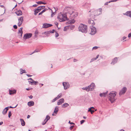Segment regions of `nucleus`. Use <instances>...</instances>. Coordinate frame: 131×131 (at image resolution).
<instances>
[{"label":"nucleus","instance_id":"44","mask_svg":"<svg viewBox=\"0 0 131 131\" xmlns=\"http://www.w3.org/2000/svg\"><path fill=\"white\" fill-rule=\"evenodd\" d=\"M112 2V1H109L108 2H107L105 3L104 5H108V3H110L111 2Z\"/></svg>","mask_w":131,"mask_h":131},{"label":"nucleus","instance_id":"20","mask_svg":"<svg viewBox=\"0 0 131 131\" xmlns=\"http://www.w3.org/2000/svg\"><path fill=\"white\" fill-rule=\"evenodd\" d=\"M117 58L116 57L115 58H114L112 60V61L111 63L113 64H114L115 63H116L117 61Z\"/></svg>","mask_w":131,"mask_h":131},{"label":"nucleus","instance_id":"21","mask_svg":"<svg viewBox=\"0 0 131 131\" xmlns=\"http://www.w3.org/2000/svg\"><path fill=\"white\" fill-rule=\"evenodd\" d=\"M20 120L21 122V125L22 126H24L25 125V122L23 119L21 118L20 119Z\"/></svg>","mask_w":131,"mask_h":131},{"label":"nucleus","instance_id":"27","mask_svg":"<svg viewBox=\"0 0 131 131\" xmlns=\"http://www.w3.org/2000/svg\"><path fill=\"white\" fill-rule=\"evenodd\" d=\"M75 22V20L74 19L71 20L69 21V23L72 24L74 23Z\"/></svg>","mask_w":131,"mask_h":131},{"label":"nucleus","instance_id":"40","mask_svg":"<svg viewBox=\"0 0 131 131\" xmlns=\"http://www.w3.org/2000/svg\"><path fill=\"white\" fill-rule=\"evenodd\" d=\"M34 14L35 15H36L38 13V12H39V11H37L36 10H35L34 11Z\"/></svg>","mask_w":131,"mask_h":131},{"label":"nucleus","instance_id":"38","mask_svg":"<svg viewBox=\"0 0 131 131\" xmlns=\"http://www.w3.org/2000/svg\"><path fill=\"white\" fill-rule=\"evenodd\" d=\"M12 115V113L11 111H10L9 112L8 114V117L9 118H10V117Z\"/></svg>","mask_w":131,"mask_h":131},{"label":"nucleus","instance_id":"2","mask_svg":"<svg viewBox=\"0 0 131 131\" xmlns=\"http://www.w3.org/2000/svg\"><path fill=\"white\" fill-rule=\"evenodd\" d=\"M57 18L60 22L64 21L67 19V15L62 13L58 14Z\"/></svg>","mask_w":131,"mask_h":131},{"label":"nucleus","instance_id":"46","mask_svg":"<svg viewBox=\"0 0 131 131\" xmlns=\"http://www.w3.org/2000/svg\"><path fill=\"white\" fill-rule=\"evenodd\" d=\"M6 111V110H4V109L3 111L2 112V113L3 114H4V115H5V114H6V113H5V112Z\"/></svg>","mask_w":131,"mask_h":131},{"label":"nucleus","instance_id":"41","mask_svg":"<svg viewBox=\"0 0 131 131\" xmlns=\"http://www.w3.org/2000/svg\"><path fill=\"white\" fill-rule=\"evenodd\" d=\"M59 36V34H58V33L57 32H56V34H55L56 37H58Z\"/></svg>","mask_w":131,"mask_h":131},{"label":"nucleus","instance_id":"43","mask_svg":"<svg viewBox=\"0 0 131 131\" xmlns=\"http://www.w3.org/2000/svg\"><path fill=\"white\" fill-rule=\"evenodd\" d=\"M34 82L33 85L34 84L35 85H36V83H38V82L37 81H33Z\"/></svg>","mask_w":131,"mask_h":131},{"label":"nucleus","instance_id":"16","mask_svg":"<svg viewBox=\"0 0 131 131\" xmlns=\"http://www.w3.org/2000/svg\"><path fill=\"white\" fill-rule=\"evenodd\" d=\"M9 94L10 95H12L13 94H15L16 92V90H13L12 89H9Z\"/></svg>","mask_w":131,"mask_h":131},{"label":"nucleus","instance_id":"17","mask_svg":"<svg viewBox=\"0 0 131 131\" xmlns=\"http://www.w3.org/2000/svg\"><path fill=\"white\" fill-rule=\"evenodd\" d=\"M23 29V27H21L20 28V29H19L18 30V34H20L21 35H20V37H21L22 36V34L23 33V31H22V29Z\"/></svg>","mask_w":131,"mask_h":131},{"label":"nucleus","instance_id":"56","mask_svg":"<svg viewBox=\"0 0 131 131\" xmlns=\"http://www.w3.org/2000/svg\"><path fill=\"white\" fill-rule=\"evenodd\" d=\"M99 56V54H98L97 55L96 57L95 58V59H96L98 58Z\"/></svg>","mask_w":131,"mask_h":131},{"label":"nucleus","instance_id":"54","mask_svg":"<svg viewBox=\"0 0 131 131\" xmlns=\"http://www.w3.org/2000/svg\"><path fill=\"white\" fill-rule=\"evenodd\" d=\"M74 127V126H71L70 127V130H72V129H73V128Z\"/></svg>","mask_w":131,"mask_h":131},{"label":"nucleus","instance_id":"22","mask_svg":"<svg viewBox=\"0 0 131 131\" xmlns=\"http://www.w3.org/2000/svg\"><path fill=\"white\" fill-rule=\"evenodd\" d=\"M107 92H108V91H107L106 92L100 93V96L101 97H102V96L105 97L106 96V94H107Z\"/></svg>","mask_w":131,"mask_h":131},{"label":"nucleus","instance_id":"37","mask_svg":"<svg viewBox=\"0 0 131 131\" xmlns=\"http://www.w3.org/2000/svg\"><path fill=\"white\" fill-rule=\"evenodd\" d=\"M9 107H6L5 109H4V110H6V111L5 112V113H6L8 110L9 109Z\"/></svg>","mask_w":131,"mask_h":131},{"label":"nucleus","instance_id":"55","mask_svg":"<svg viewBox=\"0 0 131 131\" xmlns=\"http://www.w3.org/2000/svg\"><path fill=\"white\" fill-rule=\"evenodd\" d=\"M69 123L70 124H74L73 123V122H71L70 121H69Z\"/></svg>","mask_w":131,"mask_h":131},{"label":"nucleus","instance_id":"12","mask_svg":"<svg viewBox=\"0 0 131 131\" xmlns=\"http://www.w3.org/2000/svg\"><path fill=\"white\" fill-rule=\"evenodd\" d=\"M52 26V25L50 24L45 23L43 24L42 27L45 28H46L48 27H50Z\"/></svg>","mask_w":131,"mask_h":131},{"label":"nucleus","instance_id":"24","mask_svg":"<svg viewBox=\"0 0 131 131\" xmlns=\"http://www.w3.org/2000/svg\"><path fill=\"white\" fill-rule=\"evenodd\" d=\"M59 110V107L58 106H56L54 108V113H57Z\"/></svg>","mask_w":131,"mask_h":131},{"label":"nucleus","instance_id":"26","mask_svg":"<svg viewBox=\"0 0 131 131\" xmlns=\"http://www.w3.org/2000/svg\"><path fill=\"white\" fill-rule=\"evenodd\" d=\"M20 74H22L23 73H27L26 71L25 70H23L22 69H20Z\"/></svg>","mask_w":131,"mask_h":131},{"label":"nucleus","instance_id":"48","mask_svg":"<svg viewBox=\"0 0 131 131\" xmlns=\"http://www.w3.org/2000/svg\"><path fill=\"white\" fill-rule=\"evenodd\" d=\"M13 28L15 29H16L17 28V26L16 25H14L13 26Z\"/></svg>","mask_w":131,"mask_h":131},{"label":"nucleus","instance_id":"19","mask_svg":"<svg viewBox=\"0 0 131 131\" xmlns=\"http://www.w3.org/2000/svg\"><path fill=\"white\" fill-rule=\"evenodd\" d=\"M34 103L33 101H30L28 102V105L29 106H31L34 105Z\"/></svg>","mask_w":131,"mask_h":131},{"label":"nucleus","instance_id":"5","mask_svg":"<svg viewBox=\"0 0 131 131\" xmlns=\"http://www.w3.org/2000/svg\"><path fill=\"white\" fill-rule=\"evenodd\" d=\"M116 93L115 92H113L112 93H110L109 94V99L112 103H113L115 100V97L116 95Z\"/></svg>","mask_w":131,"mask_h":131},{"label":"nucleus","instance_id":"30","mask_svg":"<svg viewBox=\"0 0 131 131\" xmlns=\"http://www.w3.org/2000/svg\"><path fill=\"white\" fill-rule=\"evenodd\" d=\"M40 50L39 49H37L35 50L32 53V54H32L33 53H35V52H39L40 51Z\"/></svg>","mask_w":131,"mask_h":131},{"label":"nucleus","instance_id":"36","mask_svg":"<svg viewBox=\"0 0 131 131\" xmlns=\"http://www.w3.org/2000/svg\"><path fill=\"white\" fill-rule=\"evenodd\" d=\"M28 81L30 84L32 85H33L34 82H33V81H32L31 80V81L29 80Z\"/></svg>","mask_w":131,"mask_h":131},{"label":"nucleus","instance_id":"31","mask_svg":"<svg viewBox=\"0 0 131 131\" xmlns=\"http://www.w3.org/2000/svg\"><path fill=\"white\" fill-rule=\"evenodd\" d=\"M50 118V116L48 115H47L46 118L45 119H46V121H47L48 120H49Z\"/></svg>","mask_w":131,"mask_h":131},{"label":"nucleus","instance_id":"58","mask_svg":"<svg viewBox=\"0 0 131 131\" xmlns=\"http://www.w3.org/2000/svg\"><path fill=\"white\" fill-rule=\"evenodd\" d=\"M29 98L31 99L33 97V96L32 95H31L30 96H29Z\"/></svg>","mask_w":131,"mask_h":131},{"label":"nucleus","instance_id":"15","mask_svg":"<svg viewBox=\"0 0 131 131\" xmlns=\"http://www.w3.org/2000/svg\"><path fill=\"white\" fill-rule=\"evenodd\" d=\"M124 15H126L127 16L131 18V11H128L124 14Z\"/></svg>","mask_w":131,"mask_h":131},{"label":"nucleus","instance_id":"60","mask_svg":"<svg viewBox=\"0 0 131 131\" xmlns=\"http://www.w3.org/2000/svg\"><path fill=\"white\" fill-rule=\"evenodd\" d=\"M37 6V5L36 4H34V5H33V7H36V6Z\"/></svg>","mask_w":131,"mask_h":131},{"label":"nucleus","instance_id":"29","mask_svg":"<svg viewBox=\"0 0 131 131\" xmlns=\"http://www.w3.org/2000/svg\"><path fill=\"white\" fill-rule=\"evenodd\" d=\"M36 3L38 4H46V3H44L42 1H38Z\"/></svg>","mask_w":131,"mask_h":131},{"label":"nucleus","instance_id":"42","mask_svg":"<svg viewBox=\"0 0 131 131\" xmlns=\"http://www.w3.org/2000/svg\"><path fill=\"white\" fill-rule=\"evenodd\" d=\"M42 7V6H39L38 7L37 9V10H40L41 9H42L41 8Z\"/></svg>","mask_w":131,"mask_h":131},{"label":"nucleus","instance_id":"52","mask_svg":"<svg viewBox=\"0 0 131 131\" xmlns=\"http://www.w3.org/2000/svg\"><path fill=\"white\" fill-rule=\"evenodd\" d=\"M17 105L15 106L14 107H13L11 106H10L9 107V108H14L16 107V106H17Z\"/></svg>","mask_w":131,"mask_h":131},{"label":"nucleus","instance_id":"47","mask_svg":"<svg viewBox=\"0 0 131 131\" xmlns=\"http://www.w3.org/2000/svg\"><path fill=\"white\" fill-rule=\"evenodd\" d=\"M85 121V120H82L81 121L80 123L81 124H82Z\"/></svg>","mask_w":131,"mask_h":131},{"label":"nucleus","instance_id":"23","mask_svg":"<svg viewBox=\"0 0 131 131\" xmlns=\"http://www.w3.org/2000/svg\"><path fill=\"white\" fill-rule=\"evenodd\" d=\"M88 22L89 24H92V25H94L95 24V23H94V21L92 20H89Z\"/></svg>","mask_w":131,"mask_h":131},{"label":"nucleus","instance_id":"50","mask_svg":"<svg viewBox=\"0 0 131 131\" xmlns=\"http://www.w3.org/2000/svg\"><path fill=\"white\" fill-rule=\"evenodd\" d=\"M67 30V28H66V27H64V28L63 30H64V31H66Z\"/></svg>","mask_w":131,"mask_h":131},{"label":"nucleus","instance_id":"33","mask_svg":"<svg viewBox=\"0 0 131 131\" xmlns=\"http://www.w3.org/2000/svg\"><path fill=\"white\" fill-rule=\"evenodd\" d=\"M99 47L94 46L92 50H96Z\"/></svg>","mask_w":131,"mask_h":131},{"label":"nucleus","instance_id":"6","mask_svg":"<svg viewBox=\"0 0 131 131\" xmlns=\"http://www.w3.org/2000/svg\"><path fill=\"white\" fill-rule=\"evenodd\" d=\"M102 9L100 8L97 10H95L93 12H92L91 14L93 15L94 16H98L102 13Z\"/></svg>","mask_w":131,"mask_h":131},{"label":"nucleus","instance_id":"64","mask_svg":"<svg viewBox=\"0 0 131 131\" xmlns=\"http://www.w3.org/2000/svg\"><path fill=\"white\" fill-rule=\"evenodd\" d=\"M42 14V12H41L39 13V14H38V15H41Z\"/></svg>","mask_w":131,"mask_h":131},{"label":"nucleus","instance_id":"39","mask_svg":"<svg viewBox=\"0 0 131 131\" xmlns=\"http://www.w3.org/2000/svg\"><path fill=\"white\" fill-rule=\"evenodd\" d=\"M0 6H1V7H2V8H4V13H3V14H4L5 12V11L6 10V8H5V7L4 6H3V5H0Z\"/></svg>","mask_w":131,"mask_h":131},{"label":"nucleus","instance_id":"9","mask_svg":"<svg viewBox=\"0 0 131 131\" xmlns=\"http://www.w3.org/2000/svg\"><path fill=\"white\" fill-rule=\"evenodd\" d=\"M32 36V34L31 33H28L25 34L23 37L24 39L26 40V39H28L31 38Z\"/></svg>","mask_w":131,"mask_h":131},{"label":"nucleus","instance_id":"18","mask_svg":"<svg viewBox=\"0 0 131 131\" xmlns=\"http://www.w3.org/2000/svg\"><path fill=\"white\" fill-rule=\"evenodd\" d=\"M15 13L18 16L21 15L22 14V13L21 11L20 10H19L17 11Z\"/></svg>","mask_w":131,"mask_h":131},{"label":"nucleus","instance_id":"4","mask_svg":"<svg viewBox=\"0 0 131 131\" xmlns=\"http://www.w3.org/2000/svg\"><path fill=\"white\" fill-rule=\"evenodd\" d=\"M87 27L86 26L82 24L80 25L78 28L79 31L82 32L86 33L87 31Z\"/></svg>","mask_w":131,"mask_h":131},{"label":"nucleus","instance_id":"45","mask_svg":"<svg viewBox=\"0 0 131 131\" xmlns=\"http://www.w3.org/2000/svg\"><path fill=\"white\" fill-rule=\"evenodd\" d=\"M47 10L46 8L44 9L41 12H42V13H43L45 12L46 10Z\"/></svg>","mask_w":131,"mask_h":131},{"label":"nucleus","instance_id":"11","mask_svg":"<svg viewBox=\"0 0 131 131\" xmlns=\"http://www.w3.org/2000/svg\"><path fill=\"white\" fill-rule=\"evenodd\" d=\"M18 20L19 22L18 24V26L20 27L23 21V17H21L19 18L18 19Z\"/></svg>","mask_w":131,"mask_h":131},{"label":"nucleus","instance_id":"49","mask_svg":"<svg viewBox=\"0 0 131 131\" xmlns=\"http://www.w3.org/2000/svg\"><path fill=\"white\" fill-rule=\"evenodd\" d=\"M50 31L51 33H54L55 31L54 29H53L52 31L50 30Z\"/></svg>","mask_w":131,"mask_h":131},{"label":"nucleus","instance_id":"13","mask_svg":"<svg viewBox=\"0 0 131 131\" xmlns=\"http://www.w3.org/2000/svg\"><path fill=\"white\" fill-rule=\"evenodd\" d=\"M64 102V100L63 99H61L58 101L57 103L58 105H59L61 104L62 103H63Z\"/></svg>","mask_w":131,"mask_h":131},{"label":"nucleus","instance_id":"32","mask_svg":"<svg viewBox=\"0 0 131 131\" xmlns=\"http://www.w3.org/2000/svg\"><path fill=\"white\" fill-rule=\"evenodd\" d=\"M62 95V94L60 93L58 95L57 97H57L58 99H59L60 98H61Z\"/></svg>","mask_w":131,"mask_h":131},{"label":"nucleus","instance_id":"59","mask_svg":"<svg viewBox=\"0 0 131 131\" xmlns=\"http://www.w3.org/2000/svg\"><path fill=\"white\" fill-rule=\"evenodd\" d=\"M26 75L28 77H31L32 76V75H30L29 74H26Z\"/></svg>","mask_w":131,"mask_h":131},{"label":"nucleus","instance_id":"35","mask_svg":"<svg viewBox=\"0 0 131 131\" xmlns=\"http://www.w3.org/2000/svg\"><path fill=\"white\" fill-rule=\"evenodd\" d=\"M47 121H46V119H44L42 123V125H43L45 124Z\"/></svg>","mask_w":131,"mask_h":131},{"label":"nucleus","instance_id":"51","mask_svg":"<svg viewBox=\"0 0 131 131\" xmlns=\"http://www.w3.org/2000/svg\"><path fill=\"white\" fill-rule=\"evenodd\" d=\"M74 27H75V26L74 25H72V26L70 27L71 29H73V28H74Z\"/></svg>","mask_w":131,"mask_h":131},{"label":"nucleus","instance_id":"7","mask_svg":"<svg viewBox=\"0 0 131 131\" xmlns=\"http://www.w3.org/2000/svg\"><path fill=\"white\" fill-rule=\"evenodd\" d=\"M62 85L64 87V89L66 90L70 87V85L68 82H63Z\"/></svg>","mask_w":131,"mask_h":131},{"label":"nucleus","instance_id":"8","mask_svg":"<svg viewBox=\"0 0 131 131\" xmlns=\"http://www.w3.org/2000/svg\"><path fill=\"white\" fill-rule=\"evenodd\" d=\"M91 29V32L90 33V34L91 35H94L96 32V28L92 26L90 27Z\"/></svg>","mask_w":131,"mask_h":131},{"label":"nucleus","instance_id":"14","mask_svg":"<svg viewBox=\"0 0 131 131\" xmlns=\"http://www.w3.org/2000/svg\"><path fill=\"white\" fill-rule=\"evenodd\" d=\"M94 109H95V108L94 107H91L90 108H89L88 111V112H90L92 114L95 111L94 110Z\"/></svg>","mask_w":131,"mask_h":131},{"label":"nucleus","instance_id":"57","mask_svg":"<svg viewBox=\"0 0 131 131\" xmlns=\"http://www.w3.org/2000/svg\"><path fill=\"white\" fill-rule=\"evenodd\" d=\"M55 25L57 26H58V23H57V22H55Z\"/></svg>","mask_w":131,"mask_h":131},{"label":"nucleus","instance_id":"34","mask_svg":"<svg viewBox=\"0 0 131 131\" xmlns=\"http://www.w3.org/2000/svg\"><path fill=\"white\" fill-rule=\"evenodd\" d=\"M58 99L57 97H55V98H54L51 101V102L52 103H53L55 101L57 100Z\"/></svg>","mask_w":131,"mask_h":131},{"label":"nucleus","instance_id":"63","mask_svg":"<svg viewBox=\"0 0 131 131\" xmlns=\"http://www.w3.org/2000/svg\"><path fill=\"white\" fill-rule=\"evenodd\" d=\"M126 38V37H123V40H124V39H125Z\"/></svg>","mask_w":131,"mask_h":131},{"label":"nucleus","instance_id":"1","mask_svg":"<svg viewBox=\"0 0 131 131\" xmlns=\"http://www.w3.org/2000/svg\"><path fill=\"white\" fill-rule=\"evenodd\" d=\"M69 13L70 14V17L71 18H74L77 17L78 15V13L74 11L72 8L69 7L68 9Z\"/></svg>","mask_w":131,"mask_h":131},{"label":"nucleus","instance_id":"25","mask_svg":"<svg viewBox=\"0 0 131 131\" xmlns=\"http://www.w3.org/2000/svg\"><path fill=\"white\" fill-rule=\"evenodd\" d=\"M69 105V104L67 103H65L63 104L62 105V107L63 108H65Z\"/></svg>","mask_w":131,"mask_h":131},{"label":"nucleus","instance_id":"62","mask_svg":"<svg viewBox=\"0 0 131 131\" xmlns=\"http://www.w3.org/2000/svg\"><path fill=\"white\" fill-rule=\"evenodd\" d=\"M54 15H53V12L52 10V14L51 15V17H53Z\"/></svg>","mask_w":131,"mask_h":131},{"label":"nucleus","instance_id":"10","mask_svg":"<svg viewBox=\"0 0 131 131\" xmlns=\"http://www.w3.org/2000/svg\"><path fill=\"white\" fill-rule=\"evenodd\" d=\"M126 87H123L122 90L120 91L119 93L120 95H122V94L125 93L126 90Z\"/></svg>","mask_w":131,"mask_h":131},{"label":"nucleus","instance_id":"53","mask_svg":"<svg viewBox=\"0 0 131 131\" xmlns=\"http://www.w3.org/2000/svg\"><path fill=\"white\" fill-rule=\"evenodd\" d=\"M131 37V32L129 34L128 36V37L129 38L130 37Z\"/></svg>","mask_w":131,"mask_h":131},{"label":"nucleus","instance_id":"61","mask_svg":"<svg viewBox=\"0 0 131 131\" xmlns=\"http://www.w3.org/2000/svg\"><path fill=\"white\" fill-rule=\"evenodd\" d=\"M92 59V60H93V61L96 60V59H95V58H93Z\"/></svg>","mask_w":131,"mask_h":131},{"label":"nucleus","instance_id":"3","mask_svg":"<svg viewBox=\"0 0 131 131\" xmlns=\"http://www.w3.org/2000/svg\"><path fill=\"white\" fill-rule=\"evenodd\" d=\"M95 87V85L93 83H92L90 85L88 86H86L84 88H82V89L85 90L87 91H92Z\"/></svg>","mask_w":131,"mask_h":131},{"label":"nucleus","instance_id":"28","mask_svg":"<svg viewBox=\"0 0 131 131\" xmlns=\"http://www.w3.org/2000/svg\"><path fill=\"white\" fill-rule=\"evenodd\" d=\"M50 33H51L50 31H47L45 32L44 34L47 35L48 36L49 35Z\"/></svg>","mask_w":131,"mask_h":131}]
</instances>
